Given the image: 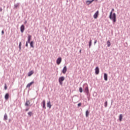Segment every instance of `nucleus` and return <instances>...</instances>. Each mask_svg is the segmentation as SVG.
Wrapping results in <instances>:
<instances>
[{
	"instance_id": "nucleus-1",
	"label": "nucleus",
	"mask_w": 130,
	"mask_h": 130,
	"mask_svg": "<svg viewBox=\"0 0 130 130\" xmlns=\"http://www.w3.org/2000/svg\"><path fill=\"white\" fill-rule=\"evenodd\" d=\"M109 18L113 21V24H115V22H116V14L114 13L112 14V12H111L109 15Z\"/></svg>"
},
{
	"instance_id": "nucleus-2",
	"label": "nucleus",
	"mask_w": 130,
	"mask_h": 130,
	"mask_svg": "<svg viewBox=\"0 0 130 130\" xmlns=\"http://www.w3.org/2000/svg\"><path fill=\"white\" fill-rule=\"evenodd\" d=\"M64 80V77L63 76L60 77L59 78V83L60 85H62V82H63Z\"/></svg>"
},
{
	"instance_id": "nucleus-3",
	"label": "nucleus",
	"mask_w": 130,
	"mask_h": 130,
	"mask_svg": "<svg viewBox=\"0 0 130 130\" xmlns=\"http://www.w3.org/2000/svg\"><path fill=\"white\" fill-rule=\"evenodd\" d=\"M98 16H99V11H96L95 14L93 15L94 19H97L98 18Z\"/></svg>"
},
{
	"instance_id": "nucleus-4",
	"label": "nucleus",
	"mask_w": 130,
	"mask_h": 130,
	"mask_svg": "<svg viewBox=\"0 0 130 130\" xmlns=\"http://www.w3.org/2000/svg\"><path fill=\"white\" fill-rule=\"evenodd\" d=\"M25 30V26L24 25H22L20 27V31L21 33H23Z\"/></svg>"
},
{
	"instance_id": "nucleus-5",
	"label": "nucleus",
	"mask_w": 130,
	"mask_h": 130,
	"mask_svg": "<svg viewBox=\"0 0 130 130\" xmlns=\"http://www.w3.org/2000/svg\"><path fill=\"white\" fill-rule=\"evenodd\" d=\"M60 62H61V58L59 57L57 58V59L56 60L57 64H60Z\"/></svg>"
},
{
	"instance_id": "nucleus-6",
	"label": "nucleus",
	"mask_w": 130,
	"mask_h": 130,
	"mask_svg": "<svg viewBox=\"0 0 130 130\" xmlns=\"http://www.w3.org/2000/svg\"><path fill=\"white\" fill-rule=\"evenodd\" d=\"M95 75H99V68L96 67L95 69Z\"/></svg>"
},
{
	"instance_id": "nucleus-7",
	"label": "nucleus",
	"mask_w": 130,
	"mask_h": 130,
	"mask_svg": "<svg viewBox=\"0 0 130 130\" xmlns=\"http://www.w3.org/2000/svg\"><path fill=\"white\" fill-rule=\"evenodd\" d=\"M67 71H68V69L67 68V66H65L62 70V73L66 74V73H67Z\"/></svg>"
},
{
	"instance_id": "nucleus-8",
	"label": "nucleus",
	"mask_w": 130,
	"mask_h": 130,
	"mask_svg": "<svg viewBox=\"0 0 130 130\" xmlns=\"http://www.w3.org/2000/svg\"><path fill=\"white\" fill-rule=\"evenodd\" d=\"M34 83V81H32L31 82L28 83L27 85H26V88H30V87H31V86H32V85H33V83Z\"/></svg>"
},
{
	"instance_id": "nucleus-9",
	"label": "nucleus",
	"mask_w": 130,
	"mask_h": 130,
	"mask_svg": "<svg viewBox=\"0 0 130 130\" xmlns=\"http://www.w3.org/2000/svg\"><path fill=\"white\" fill-rule=\"evenodd\" d=\"M31 38H32V36L28 35L27 37V42H28V43H30V41H31Z\"/></svg>"
},
{
	"instance_id": "nucleus-10",
	"label": "nucleus",
	"mask_w": 130,
	"mask_h": 130,
	"mask_svg": "<svg viewBox=\"0 0 130 130\" xmlns=\"http://www.w3.org/2000/svg\"><path fill=\"white\" fill-rule=\"evenodd\" d=\"M85 92L86 94H89V87L87 86L85 89Z\"/></svg>"
},
{
	"instance_id": "nucleus-11",
	"label": "nucleus",
	"mask_w": 130,
	"mask_h": 130,
	"mask_svg": "<svg viewBox=\"0 0 130 130\" xmlns=\"http://www.w3.org/2000/svg\"><path fill=\"white\" fill-rule=\"evenodd\" d=\"M104 78L105 81H107V80H108L107 74H106V73H105V74H104Z\"/></svg>"
},
{
	"instance_id": "nucleus-12",
	"label": "nucleus",
	"mask_w": 130,
	"mask_h": 130,
	"mask_svg": "<svg viewBox=\"0 0 130 130\" xmlns=\"http://www.w3.org/2000/svg\"><path fill=\"white\" fill-rule=\"evenodd\" d=\"M30 101H26L25 105V106H29V105H30Z\"/></svg>"
},
{
	"instance_id": "nucleus-13",
	"label": "nucleus",
	"mask_w": 130,
	"mask_h": 130,
	"mask_svg": "<svg viewBox=\"0 0 130 130\" xmlns=\"http://www.w3.org/2000/svg\"><path fill=\"white\" fill-rule=\"evenodd\" d=\"M42 104H43V108L46 109V107H45L46 104H45V100L43 101Z\"/></svg>"
},
{
	"instance_id": "nucleus-14",
	"label": "nucleus",
	"mask_w": 130,
	"mask_h": 130,
	"mask_svg": "<svg viewBox=\"0 0 130 130\" xmlns=\"http://www.w3.org/2000/svg\"><path fill=\"white\" fill-rule=\"evenodd\" d=\"M47 107H49V108H51V104H50V102H49L47 104Z\"/></svg>"
},
{
	"instance_id": "nucleus-15",
	"label": "nucleus",
	"mask_w": 130,
	"mask_h": 130,
	"mask_svg": "<svg viewBox=\"0 0 130 130\" xmlns=\"http://www.w3.org/2000/svg\"><path fill=\"white\" fill-rule=\"evenodd\" d=\"M34 74V72L33 71H30L28 73V77H31V76H32V74Z\"/></svg>"
},
{
	"instance_id": "nucleus-16",
	"label": "nucleus",
	"mask_w": 130,
	"mask_h": 130,
	"mask_svg": "<svg viewBox=\"0 0 130 130\" xmlns=\"http://www.w3.org/2000/svg\"><path fill=\"white\" fill-rule=\"evenodd\" d=\"M93 2H94V0H92V1H87L86 2L87 4H88V5H90V4H92V3H93Z\"/></svg>"
},
{
	"instance_id": "nucleus-17",
	"label": "nucleus",
	"mask_w": 130,
	"mask_h": 130,
	"mask_svg": "<svg viewBox=\"0 0 130 130\" xmlns=\"http://www.w3.org/2000/svg\"><path fill=\"white\" fill-rule=\"evenodd\" d=\"M9 93H6L5 96V98L6 100H8L9 99Z\"/></svg>"
},
{
	"instance_id": "nucleus-18",
	"label": "nucleus",
	"mask_w": 130,
	"mask_h": 130,
	"mask_svg": "<svg viewBox=\"0 0 130 130\" xmlns=\"http://www.w3.org/2000/svg\"><path fill=\"white\" fill-rule=\"evenodd\" d=\"M34 44V42L31 41L30 43V46L32 48H34V46L33 45Z\"/></svg>"
},
{
	"instance_id": "nucleus-19",
	"label": "nucleus",
	"mask_w": 130,
	"mask_h": 130,
	"mask_svg": "<svg viewBox=\"0 0 130 130\" xmlns=\"http://www.w3.org/2000/svg\"><path fill=\"white\" fill-rule=\"evenodd\" d=\"M89 113H90V112H89V111L87 110L86 111V117H88Z\"/></svg>"
},
{
	"instance_id": "nucleus-20",
	"label": "nucleus",
	"mask_w": 130,
	"mask_h": 130,
	"mask_svg": "<svg viewBox=\"0 0 130 130\" xmlns=\"http://www.w3.org/2000/svg\"><path fill=\"white\" fill-rule=\"evenodd\" d=\"M107 44L108 47H109L110 46V45H111L110 43V42L109 41H107Z\"/></svg>"
},
{
	"instance_id": "nucleus-21",
	"label": "nucleus",
	"mask_w": 130,
	"mask_h": 130,
	"mask_svg": "<svg viewBox=\"0 0 130 130\" xmlns=\"http://www.w3.org/2000/svg\"><path fill=\"white\" fill-rule=\"evenodd\" d=\"M28 115H29V116H32V115H33V113L32 112H29L28 113Z\"/></svg>"
},
{
	"instance_id": "nucleus-22",
	"label": "nucleus",
	"mask_w": 130,
	"mask_h": 130,
	"mask_svg": "<svg viewBox=\"0 0 130 130\" xmlns=\"http://www.w3.org/2000/svg\"><path fill=\"white\" fill-rule=\"evenodd\" d=\"M119 120L120 121H121V120H122V114H120L119 115Z\"/></svg>"
},
{
	"instance_id": "nucleus-23",
	"label": "nucleus",
	"mask_w": 130,
	"mask_h": 130,
	"mask_svg": "<svg viewBox=\"0 0 130 130\" xmlns=\"http://www.w3.org/2000/svg\"><path fill=\"white\" fill-rule=\"evenodd\" d=\"M4 119L5 120H7L8 119V115H7V114H5V115H4Z\"/></svg>"
},
{
	"instance_id": "nucleus-24",
	"label": "nucleus",
	"mask_w": 130,
	"mask_h": 130,
	"mask_svg": "<svg viewBox=\"0 0 130 130\" xmlns=\"http://www.w3.org/2000/svg\"><path fill=\"white\" fill-rule=\"evenodd\" d=\"M79 92H80V93L83 92V88H82V87L79 88Z\"/></svg>"
},
{
	"instance_id": "nucleus-25",
	"label": "nucleus",
	"mask_w": 130,
	"mask_h": 130,
	"mask_svg": "<svg viewBox=\"0 0 130 130\" xmlns=\"http://www.w3.org/2000/svg\"><path fill=\"white\" fill-rule=\"evenodd\" d=\"M91 44H92V40H90L89 41V48L91 47Z\"/></svg>"
},
{
	"instance_id": "nucleus-26",
	"label": "nucleus",
	"mask_w": 130,
	"mask_h": 130,
	"mask_svg": "<svg viewBox=\"0 0 130 130\" xmlns=\"http://www.w3.org/2000/svg\"><path fill=\"white\" fill-rule=\"evenodd\" d=\"M15 8H17L19 7V4H16L14 5Z\"/></svg>"
},
{
	"instance_id": "nucleus-27",
	"label": "nucleus",
	"mask_w": 130,
	"mask_h": 130,
	"mask_svg": "<svg viewBox=\"0 0 130 130\" xmlns=\"http://www.w3.org/2000/svg\"><path fill=\"white\" fill-rule=\"evenodd\" d=\"M21 45H22V42L19 43V49H21Z\"/></svg>"
},
{
	"instance_id": "nucleus-28",
	"label": "nucleus",
	"mask_w": 130,
	"mask_h": 130,
	"mask_svg": "<svg viewBox=\"0 0 130 130\" xmlns=\"http://www.w3.org/2000/svg\"><path fill=\"white\" fill-rule=\"evenodd\" d=\"M5 90H7V89H8V86H7L6 84H5Z\"/></svg>"
},
{
	"instance_id": "nucleus-29",
	"label": "nucleus",
	"mask_w": 130,
	"mask_h": 130,
	"mask_svg": "<svg viewBox=\"0 0 130 130\" xmlns=\"http://www.w3.org/2000/svg\"><path fill=\"white\" fill-rule=\"evenodd\" d=\"M105 107H107V102L105 103Z\"/></svg>"
},
{
	"instance_id": "nucleus-30",
	"label": "nucleus",
	"mask_w": 130,
	"mask_h": 130,
	"mask_svg": "<svg viewBox=\"0 0 130 130\" xmlns=\"http://www.w3.org/2000/svg\"><path fill=\"white\" fill-rule=\"evenodd\" d=\"M82 106V103H79L78 104V107H80V106Z\"/></svg>"
},
{
	"instance_id": "nucleus-31",
	"label": "nucleus",
	"mask_w": 130,
	"mask_h": 130,
	"mask_svg": "<svg viewBox=\"0 0 130 130\" xmlns=\"http://www.w3.org/2000/svg\"><path fill=\"white\" fill-rule=\"evenodd\" d=\"M2 34L3 35H4V34H5V31H4V30H2Z\"/></svg>"
},
{
	"instance_id": "nucleus-32",
	"label": "nucleus",
	"mask_w": 130,
	"mask_h": 130,
	"mask_svg": "<svg viewBox=\"0 0 130 130\" xmlns=\"http://www.w3.org/2000/svg\"><path fill=\"white\" fill-rule=\"evenodd\" d=\"M25 46H26V47H28V42H26Z\"/></svg>"
},
{
	"instance_id": "nucleus-33",
	"label": "nucleus",
	"mask_w": 130,
	"mask_h": 130,
	"mask_svg": "<svg viewBox=\"0 0 130 130\" xmlns=\"http://www.w3.org/2000/svg\"><path fill=\"white\" fill-rule=\"evenodd\" d=\"M94 43V44H96V43H97V41H95Z\"/></svg>"
},
{
	"instance_id": "nucleus-34",
	"label": "nucleus",
	"mask_w": 130,
	"mask_h": 130,
	"mask_svg": "<svg viewBox=\"0 0 130 130\" xmlns=\"http://www.w3.org/2000/svg\"><path fill=\"white\" fill-rule=\"evenodd\" d=\"M29 110V108L25 109V111H28Z\"/></svg>"
},
{
	"instance_id": "nucleus-35",
	"label": "nucleus",
	"mask_w": 130,
	"mask_h": 130,
	"mask_svg": "<svg viewBox=\"0 0 130 130\" xmlns=\"http://www.w3.org/2000/svg\"><path fill=\"white\" fill-rule=\"evenodd\" d=\"M2 11H3V9L1 8L0 9V12H2Z\"/></svg>"
},
{
	"instance_id": "nucleus-36",
	"label": "nucleus",
	"mask_w": 130,
	"mask_h": 130,
	"mask_svg": "<svg viewBox=\"0 0 130 130\" xmlns=\"http://www.w3.org/2000/svg\"><path fill=\"white\" fill-rule=\"evenodd\" d=\"M79 52L81 53L82 52V50H80Z\"/></svg>"
},
{
	"instance_id": "nucleus-37",
	"label": "nucleus",
	"mask_w": 130,
	"mask_h": 130,
	"mask_svg": "<svg viewBox=\"0 0 130 130\" xmlns=\"http://www.w3.org/2000/svg\"><path fill=\"white\" fill-rule=\"evenodd\" d=\"M113 11H114V9H113L112 10V12H113Z\"/></svg>"
}]
</instances>
